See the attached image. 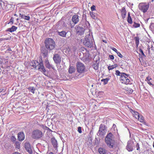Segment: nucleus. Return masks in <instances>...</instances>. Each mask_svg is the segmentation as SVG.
<instances>
[{"label": "nucleus", "mask_w": 154, "mask_h": 154, "mask_svg": "<svg viewBox=\"0 0 154 154\" xmlns=\"http://www.w3.org/2000/svg\"><path fill=\"white\" fill-rule=\"evenodd\" d=\"M39 63L37 61H32L29 63V65L33 68H36L37 66H39Z\"/></svg>", "instance_id": "2eb2a0df"}, {"label": "nucleus", "mask_w": 154, "mask_h": 154, "mask_svg": "<svg viewBox=\"0 0 154 154\" xmlns=\"http://www.w3.org/2000/svg\"><path fill=\"white\" fill-rule=\"evenodd\" d=\"M107 131V127L104 125L101 124L97 134L98 136L101 137L106 134Z\"/></svg>", "instance_id": "7ed1b4c3"}, {"label": "nucleus", "mask_w": 154, "mask_h": 154, "mask_svg": "<svg viewBox=\"0 0 154 154\" xmlns=\"http://www.w3.org/2000/svg\"><path fill=\"white\" fill-rule=\"evenodd\" d=\"M122 16L123 19H124L126 15V13L125 8L124 7H123L122 8V10L121 11Z\"/></svg>", "instance_id": "aec40b11"}, {"label": "nucleus", "mask_w": 154, "mask_h": 154, "mask_svg": "<svg viewBox=\"0 0 154 154\" xmlns=\"http://www.w3.org/2000/svg\"><path fill=\"white\" fill-rule=\"evenodd\" d=\"M139 119H137L141 122H143L144 121L143 118L141 116L139 115Z\"/></svg>", "instance_id": "c9c22d12"}, {"label": "nucleus", "mask_w": 154, "mask_h": 154, "mask_svg": "<svg viewBox=\"0 0 154 154\" xmlns=\"http://www.w3.org/2000/svg\"><path fill=\"white\" fill-rule=\"evenodd\" d=\"M51 142L54 147L57 148V143L56 140L54 138H52L51 139Z\"/></svg>", "instance_id": "6ab92c4d"}, {"label": "nucleus", "mask_w": 154, "mask_h": 154, "mask_svg": "<svg viewBox=\"0 0 154 154\" xmlns=\"http://www.w3.org/2000/svg\"><path fill=\"white\" fill-rule=\"evenodd\" d=\"M109 80V79L106 78L105 79H103L101 80V81L103 82V84L106 85L108 81Z\"/></svg>", "instance_id": "473e14b6"}, {"label": "nucleus", "mask_w": 154, "mask_h": 154, "mask_svg": "<svg viewBox=\"0 0 154 154\" xmlns=\"http://www.w3.org/2000/svg\"><path fill=\"white\" fill-rule=\"evenodd\" d=\"M117 54L118 56H119V57L121 58H122L123 57V55L119 52L118 51Z\"/></svg>", "instance_id": "37998d69"}, {"label": "nucleus", "mask_w": 154, "mask_h": 154, "mask_svg": "<svg viewBox=\"0 0 154 154\" xmlns=\"http://www.w3.org/2000/svg\"><path fill=\"white\" fill-rule=\"evenodd\" d=\"M17 29V27L15 26H13L11 28L8 29V31L12 32L15 31Z\"/></svg>", "instance_id": "a878e982"}, {"label": "nucleus", "mask_w": 154, "mask_h": 154, "mask_svg": "<svg viewBox=\"0 0 154 154\" xmlns=\"http://www.w3.org/2000/svg\"><path fill=\"white\" fill-rule=\"evenodd\" d=\"M127 21L129 23L132 24V21L131 17H128Z\"/></svg>", "instance_id": "e433bc0d"}, {"label": "nucleus", "mask_w": 154, "mask_h": 154, "mask_svg": "<svg viewBox=\"0 0 154 154\" xmlns=\"http://www.w3.org/2000/svg\"><path fill=\"white\" fill-rule=\"evenodd\" d=\"M149 7V5L143 4L140 6V9L143 13H145L147 11Z\"/></svg>", "instance_id": "4468645a"}, {"label": "nucleus", "mask_w": 154, "mask_h": 154, "mask_svg": "<svg viewBox=\"0 0 154 154\" xmlns=\"http://www.w3.org/2000/svg\"><path fill=\"white\" fill-rule=\"evenodd\" d=\"M75 71V68L72 66H69V73H72L74 72Z\"/></svg>", "instance_id": "b1692460"}, {"label": "nucleus", "mask_w": 154, "mask_h": 154, "mask_svg": "<svg viewBox=\"0 0 154 154\" xmlns=\"http://www.w3.org/2000/svg\"><path fill=\"white\" fill-rule=\"evenodd\" d=\"M41 51L42 53L44 55V56H46L48 55V50L45 48H42L41 49Z\"/></svg>", "instance_id": "4be33fe9"}, {"label": "nucleus", "mask_w": 154, "mask_h": 154, "mask_svg": "<svg viewBox=\"0 0 154 154\" xmlns=\"http://www.w3.org/2000/svg\"><path fill=\"white\" fill-rule=\"evenodd\" d=\"M81 129L82 128L80 127H79L78 128V131L79 133H82Z\"/></svg>", "instance_id": "a19ab883"}, {"label": "nucleus", "mask_w": 154, "mask_h": 154, "mask_svg": "<svg viewBox=\"0 0 154 154\" xmlns=\"http://www.w3.org/2000/svg\"><path fill=\"white\" fill-rule=\"evenodd\" d=\"M8 38H0V41H2L3 40H8Z\"/></svg>", "instance_id": "3c124183"}, {"label": "nucleus", "mask_w": 154, "mask_h": 154, "mask_svg": "<svg viewBox=\"0 0 154 154\" xmlns=\"http://www.w3.org/2000/svg\"><path fill=\"white\" fill-rule=\"evenodd\" d=\"M105 139V141L107 144V145L110 148H113L114 145L115 144V141L112 138H109L107 139Z\"/></svg>", "instance_id": "0eeeda50"}, {"label": "nucleus", "mask_w": 154, "mask_h": 154, "mask_svg": "<svg viewBox=\"0 0 154 154\" xmlns=\"http://www.w3.org/2000/svg\"><path fill=\"white\" fill-rule=\"evenodd\" d=\"M147 82H148V84H149V85H152V83L150 81H147Z\"/></svg>", "instance_id": "864d4df0"}, {"label": "nucleus", "mask_w": 154, "mask_h": 154, "mask_svg": "<svg viewBox=\"0 0 154 154\" xmlns=\"http://www.w3.org/2000/svg\"><path fill=\"white\" fill-rule=\"evenodd\" d=\"M136 146L137 147V150H139L140 149L139 145L138 143H137L136 144Z\"/></svg>", "instance_id": "8fccbe9b"}, {"label": "nucleus", "mask_w": 154, "mask_h": 154, "mask_svg": "<svg viewBox=\"0 0 154 154\" xmlns=\"http://www.w3.org/2000/svg\"><path fill=\"white\" fill-rule=\"evenodd\" d=\"M45 48L49 51L54 49L55 47V43L54 41L50 38H47L45 42Z\"/></svg>", "instance_id": "f03ea898"}, {"label": "nucleus", "mask_w": 154, "mask_h": 154, "mask_svg": "<svg viewBox=\"0 0 154 154\" xmlns=\"http://www.w3.org/2000/svg\"><path fill=\"white\" fill-rule=\"evenodd\" d=\"M131 112L133 115L134 117L136 119H139V117L140 115L138 112H136L132 109L131 110Z\"/></svg>", "instance_id": "a211bd4d"}, {"label": "nucleus", "mask_w": 154, "mask_h": 154, "mask_svg": "<svg viewBox=\"0 0 154 154\" xmlns=\"http://www.w3.org/2000/svg\"><path fill=\"white\" fill-rule=\"evenodd\" d=\"M109 58L111 60H113L114 59V56L112 55H109Z\"/></svg>", "instance_id": "de8ad7c7"}, {"label": "nucleus", "mask_w": 154, "mask_h": 154, "mask_svg": "<svg viewBox=\"0 0 154 154\" xmlns=\"http://www.w3.org/2000/svg\"><path fill=\"white\" fill-rule=\"evenodd\" d=\"M98 152L100 154H105L106 152V150L102 148H100L98 149Z\"/></svg>", "instance_id": "393cba45"}, {"label": "nucleus", "mask_w": 154, "mask_h": 154, "mask_svg": "<svg viewBox=\"0 0 154 154\" xmlns=\"http://www.w3.org/2000/svg\"><path fill=\"white\" fill-rule=\"evenodd\" d=\"M95 8V6L94 5L91 6V11H95L96 10Z\"/></svg>", "instance_id": "c03bdc74"}, {"label": "nucleus", "mask_w": 154, "mask_h": 154, "mask_svg": "<svg viewBox=\"0 0 154 154\" xmlns=\"http://www.w3.org/2000/svg\"><path fill=\"white\" fill-rule=\"evenodd\" d=\"M15 143L17 146V148L18 149H19V148L20 147V142H17V141H16Z\"/></svg>", "instance_id": "58836bf2"}, {"label": "nucleus", "mask_w": 154, "mask_h": 154, "mask_svg": "<svg viewBox=\"0 0 154 154\" xmlns=\"http://www.w3.org/2000/svg\"><path fill=\"white\" fill-rule=\"evenodd\" d=\"M28 89L29 90V92H31L33 93V94L34 93V91L35 90V88L33 87H29L28 88Z\"/></svg>", "instance_id": "c85d7f7f"}, {"label": "nucleus", "mask_w": 154, "mask_h": 154, "mask_svg": "<svg viewBox=\"0 0 154 154\" xmlns=\"http://www.w3.org/2000/svg\"><path fill=\"white\" fill-rule=\"evenodd\" d=\"M133 26L134 27L137 28L140 27V24L139 23H137L134 22Z\"/></svg>", "instance_id": "f704fd0d"}, {"label": "nucleus", "mask_w": 154, "mask_h": 154, "mask_svg": "<svg viewBox=\"0 0 154 154\" xmlns=\"http://www.w3.org/2000/svg\"><path fill=\"white\" fill-rule=\"evenodd\" d=\"M134 38L135 40V43L136 44V47H137L138 46V45L139 44V38L137 36V37H135Z\"/></svg>", "instance_id": "2f4dec72"}, {"label": "nucleus", "mask_w": 154, "mask_h": 154, "mask_svg": "<svg viewBox=\"0 0 154 154\" xmlns=\"http://www.w3.org/2000/svg\"><path fill=\"white\" fill-rule=\"evenodd\" d=\"M53 59L55 63L59 64L61 61V57L58 54H55L54 55Z\"/></svg>", "instance_id": "9d476101"}, {"label": "nucleus", "mask_w": 154, "mask_h": 154, "mask_svg": "<svg viewBox=\"0 0 154 154\" xmlns=\"http://www.w3.org/2000/svg\"><path fill=\"white\" fill-rule=\"evenodd\" d=\"M83 44L85 46L91 48L93 47V39H90L86 36L83 40Z\"/></svg>", "instance_id": "423d86ee"}, {"label": "nucleus", "mask_w": 154, "mask_h": 154, "mask_svg": "<svg viewBox=\"0 0 154 154\" xmlns=\"http://www.w3.org/2000/svg\"><path fill=\"white\" fill-rule=\"evenodd\" d=\"M154 1V0H151L152 2H153Z\"/></svg>", "instance_id": "0e129e2a"}, {"label": "nucleus", "mask_w": 154, "mask_h": 154, "mask_svg": "<svg viewBox=\"0 0 154 154\" xmlns=\"http://www.w3.org/2000/svg\"><path fill=\"white\" fill-rule=\"evenodd\" d=\"M11 140L12 142H15L16 139L14 136H12L11 137Z\"/></svg>", "instance_id": "4c0bfd02"}, {"label": "nucleus", "mask_w": 154, "mask_h": 154, "mask_svg": "<svg viewBox=\"0 0 154 154\" xmlns=\"http://www.w3.org/2000/svg\"><path fill=\"white\" fill-rule=\"evenodd\" d=\"M151 80H152V79L151 78L149 77H148L146 78V81L147 80V81H150Z\"/></svg>", "instance_id": "09e8293b"}, {"label": "nucleus", "mask_w": 154, "mask_h": 154, "mask_svg": "<svg viewBox=\"0 0 154 154\" xmlns=\"http://www.w3.org/2000/svg\"><path fill=\"white\" fill-rule=\"evenodd\" d=\"M114 68V67L113 66H109L108 67V69L109 70H112Z\"/></svg>", "instance_id": "79ce46f5"}, {"label": "nucleus", "mask_w": 154, "mask_h": 154, "mask_svg": "<svg viewBox=\"0 0 154 154\" xmlns=\"http://www.w3.org/2000/svg\"><path fill=\"white\" fill-rule=\"evenodd\" d=\"M90 14L91 16V17L94 20H96L97 19V17L96 16L95 13H94L93 12H90Z\"/></svg>", "instance_id": "c756f323"}, {"label": "nucleus", "mask_w": 154, "mask_h": 154, "mask_svg": "<svg viewBox=\"0 0 154 154\" xmlns=\"http://www.w3.org/2000/svg\"><path fill=\"white\" fill-rule=\"evenodd\" d=\"M67 32H66L65 31H62L61 32L58 31L57 34L60 36L62 37H66V35Z\"/></svg>", "instance_id": "f3484780"}, {"label": "nucleus", "mask_w": 154, "mask_h": 154, "mask_svg": "<svg viewBox=\"0 0 154 154\" xmlns=\"http://www.w3.org/2000/svg\"><path fill=\"white\" fill-rule=\"evenodd\" d=\"M14 21V19L12 17H11L10 20L9 22V23H11L12 24H13Z\"/></svg>", "instance_id": "a18cd8bd"}, {"label": "nucleus", "mask_w": 154, "mask_h": 154, "mask_svg": "<svg viewBox=\"0 0 154 154\" xmlns=\"http://www.w3.org/2000/svg\"><path fill=\"white\" fill-rule=\"evenodd\" d=\"M127 150L129 151H132L133 150L132 146V144L128 143L127 146Z\"/></svg>", "instance_id": "bb28decb"}, {"label": "nucleus", "mask_w": 154, "mask_h": 154, "mask_svg": "<svg viewBox=\"0 0 154 154\" xmlns=\"http://www.w3.org/2000/svg\"><path fill=\"white\" fill-rule=\"evenodd\" d=\"M25 138V135L23 132H20L18 134V140L19 141L23 140Z\"/></svg>", "instance_id": "dca6fc26"}, {"label": "nucleus", "mask_w": 154, "mask_h": 154, "mask_svg": "<svg viewBox=\"0 0 154 154\" xmlns=\"http://www.w3.org/2000/svg\"><path fill=\"white\" fill-rule=\"evenodd\" d=\"M1 92V91H0V92Z\"/></svg>", "instance_id": "774afa93"}, {"label": "nucleus", "mask_w": 154, "mask_h": 154, "mask_svg": "<svg viewBox=\"0 0 154 154\" xmlns=\"http://www.w3.org/2000/svg\"><path fill=\"white\" fill-rule=\"evenodd\" d=\"M45 128H48L46 126H44V127H43V128L44 129H45Z\"/></svg>", "instance_id": "bf43d9fd"}, {"label": "nucleus", "mask_w": 154, "mask_h": 154, "mask_svg": "<svg viewBox=\"0 0 154 154\" xmlns=\"http://www.w3.org/2000/svg\"><path fill=\"white\" fill-rule=\"evenodd\" d=\"M2 63V61L0 60V64Z\"/></svg>", "instance_id": "052dcab7"}, {"label": "nucleus", "mask_w": 154, "mask_h": 154, "mask_svg": "<svg viewBox=\"0 0 154 154\" xmlns=\"http://www.w3.org/2000/svg\"><path fill=\"white\" fill-rule=\"evenodd\" d=\"M25 147L26 150L30 154H32V150L30 144L29 143H26Z\"/></svg>", "instance_id": "ddd939ff"}, {"label": "nucleus", "mask_w": 154, "mask_h": 154, "mask_svg": "<svg viewBox=\"0 0 154 154\" xmlns=\"http://www.w3.org/2000/svg\"><path fill=\"white\" fill-rule=\"evenodd\" d=\"M113 136V134L111 133H109L107 134L106 137L105 139H108L109 138H112Z\"/></svg>", "instance_id": "7c9ffc66"}, {"label": "nucleus", "mask_w": 154, "mask_h": 154, "mask_svg": "<svg viewBox=\"0 0 154 154\" xmlns=\"http://www.w3.org/2000/svg\"><path fill=\"white\" fill-rule=\"evenodd\" d=\"M93 85H92L91 86H92V87H93Z\"/></svg>", "instance_id": "69168bd1"}, {"label": "nucleus", "mask_w": 154, "mask_h": 154, "mask_svg": "<svg viewBox=\"0 0 154 154\" xmlns=\"http://www.w3.org/2000/svg\"><path fill=\"white\" fill-rule=\"evenodd\" d=\"M133 92V90L131 88H127V93L129 94H131Z\"/></svg>", "instance_id": "72a5a7b5"}, {"label": "nucleus", "mask_w": 154, "mask_h": 154, "mask_svg": "<svg viewBox=\"0 0 154 154\" xmlns=\"http://www.w3.org/2000/svg\"><path fill=\"white\" fill-rule=\"evenodd\" d=\"M139 51L141 53L142 55L143 56L145 57H146V56L145 55V54H144V53H143V50L141 48H139Z\"/></svg>", "instance_id": "ea45409f"}, {"label": "nucleus", "mask_w": 154, "mask_h": 154, "mask_svg": "<svg viewBox=\"0 0 154 154\" xmlns=\"http://www.w3.org/2000/svg\"><path fill=\"white\" fill-rule=\"evenodd\" d=\"M115 74L116 75L120 76V77L123 75H126V73L123 72H120L118 70H116V71Z\"/></svg>", "instance_id": "cd10ccee"}, {"label": "nucleus", "mask_w": 154, "mask_h": 154, "mask_svg": "<svg viewBox=\"0 0 154 154\" xmlns=\"http://www.w3.org/2000/svg\"><path fill=\"white\" fill-rule=\"evenodd\" d=\"M7 51H12V50L10 48H9L7 50Z\"/></svg>", "instance_id": "5fc2aeb1"}, {"label": "nucleus", "mask_w": 154, "mask_h": 154, "mask_svg": "<svg viewBox=\"0 0 154 154\" xmlns=\"http://www.w3.org/2000/svg\"><path fill=\"white\" fill-rule=\"evenodd\" d=\"M69 37H68V38H69Z\"/></svg>", "instance_id": "338daca9"}, {"label": "nucleus", "mask_w": 154, "mask_h": 154, "mask_svg": "<svg viewBox=\"0 0 154 154\" xmlns=\"http://www.w3.org/2000/svg\"><path fill=\"white\" fill-rule=\"evenodd\" d=\"M103 42H104L106 43V41H105V40H103Z\"/></svg>", "instance_id": "e2e57ef3"}, {"label": "nucleus", "mask_w": 154, "mask_h": 154, "mask_svg": "<svg viewBox=\"0 0 154 154\" xmlns=\"http://www.w3.org/2000/svg\"><path fill=\"white\" fill-rule=\"evenodd\" d=\"M131 17L130 16V13H128V17Z\"/></svg>", "instance_id": "6e6d98bb"}, {"label": "nucleus", "mask_w": 154, "mask_h": 154, "mask_svg": "<svg viewBox=\"0 0 154 154\" xmlns=\"http://www.w3.org/2000/svg\"><path fill=\"white\" fill-rule=\"evenodd\" d=\"M12 154H21L20 153H19L18 152H13Z\"/></svg>", "instance_id": "603ef678"}, {"label": "nucleus", "mask_w": 154, "mask_h": 154, "mask_svg": "<svg viewBox=\"0 0 154 154\" xmlns=\"http://www.w3.org/2000/svg\"><path fill=\"white\" fill-rule=\"evenodd\" d=\"M93 62V68L95 70H97L98 69L100 59L99 58L97 59H95Z\"/></svg>", "instance_id": "9b49d317"}, {"label": "nucleus", "mask_w": 154, "mask_h": 154, "mask_svg": "<svg viewBox=\"0 0 154 154\" xmlns=\"http://www.w3.org/2000/svg\"><path fill=\"white\" fill-rule=\"evenodd\" d=\"M48 154H54L53 152H51L49 153Z\"/></svg>", "instance_id": "13d9d810"}, {"label": "nucleus", "mask_w": 154, "mask_h": 154, "mask_svg": "<svg viewBox=\"0 0 154 154\" xmlns=\"http://www.w3.org/2000/svg\"><path fill=\"white\" fill-rule=\"evenodd\" d=\"M14 15L15 16H17V15L16 14H14Z\"/></svg>", "instance_id": "680f3d73"}, {"label": "nucleus", "mask_w": 154, "mask_h": 154, "mask_svg": "<svg viewBox=\"0 0 154 154\" xmlns=\"http://www.w3.org/2000/svg\"><path fill=\"white\" fill-rule=\"evenodd\" d=\"M39 62V66H38V69L40 71L42 72L44 75H45L46 70L44 66L43 62L42 61V60H40Z\"/></svg>", "instance_id": "1a4fd4ad"}, {"label": "nucleus", "mask_w": 154, "mask_h": 154, "mask_svg": "<svg viewBox=\"0 0 154 154\" xmlns=\"http://www.w3.org/2000/svg\"><path fill=\"white\" fill-rule=\"evenodd\" d=\"M116 127V125H115L114 124L113 125V127L114 128H115Z\"/></svg>", "instance_id": "4d7b16f0"}, {"label": "nucleus", "mask_w": 154, "mask_h": 154, "mask_svg": "<svg viewBox=\"0 0 154 154\" xmlns=\"http://www.w3.org/2000/svg\"><path fill=\"white\" fill-rule=\"evenodd\" d=\"M77 71L80 73H82L85 72V67L84 64L80 62L76 64Z\"/></svg>", "instance_id": "39448f33"}, {"label": "nucleus", "mask_w": 154, "mask_h": 154, "mask_svg": "<svg viewBox=\"0 0 154 154\" xmlns=\"http://www.w3.org/2000/svg\"><path fill=\"white\" fill-rule=\"evenodd\" d=\"M87 23L89 24V22L88 21H85L84 22L83 21H82L79 24V26H76V32L77 34L80 35H82L84 34L85 29L84 28L81 26H82L84 28L86 27H87Z\"/></svg>", "instance_id": "f257e3e1"}, {"label": "nucleus", "mask_w": 154, "mask_h": 154, "mask_svg": "<svg viewBox=\"0 0 154 154\" xmlns=\"http://www.w3.org/2000/svg\"><path fill=\"white\" fill-rule=\"evenodd\" d=\"M45 66L47 68L49 69L52 68V65L50 64L48 60H46L45 61Z\"/></svg>", "instance_id": "5701e85b"}, {"label": "nucleus", "mask_w": 154, "mask_h": 154, "mask_svg": "<svg viewBox=\"0 0 154 154\" xmlns=\"http://www.w3.org/2000/svg\"><path fill=\"white\" fill-rule=\"evenodd\" d=\"M19 16L21 18L24 19L25 20H29L30 19V17L29 16H26L24 14H20Z\"/></svg>", "instance_id": "412c9836"}, {"label": "nucleus", "mask_w": 154, "mask_h": 154, "mask_svg": "<svg viewBox=\"0 0 154 154\" xmlns=\"http://www.w3.org/2000/svg\"><path fill=\"white\" fill-rule=\"evenodd\" d=\"M111 48L112 50L116 52V53L118 52L117 50L114 47H112Z\"/></svg>", "instance_id": "49530a36"}, {"label": "nucleus", "mask_w": 154, "mask_h": 154, "mask_svg": "<svg viewBox=\"0 0 154 154\" xmlns=\"http://www.w3.org/2000/svg\"><path fill=\"white\" fill-rule=\"evenodd\" d=\"M43 136L42 131L36 129L33 131L32 133V137L34 139H38L41 138Z\"/></svg>", "instance_id": "20e7f679"}, {"label": "nucleus", "mask_w": 154, "mask_h": 154, "mask_svg": "<svg viewBox=\"0 0 154 154\" xmlns=\"http://www.w3.org/2000/svg\"><path fill=\"white\" fill-rule=\"evenodd\" d=\"M79 17H80L77 14H75L72 16V20L74 24H76L78 23L79 20Z\"/></svg>", "instance_id": "f8f14e48"}, {"label": "nucleus", "mask_w": 154, "mask_h": 154, "mask_svg": "<svg viewBox=\"0 0 154 154\" xmlns=\"http://www.w3.org/2000/svg\"><path fill=\"white\" fill-rule=\"evenodd\" d=\"M129 76V75L127 74L122 75L120 77V80L122 81V83L125 84H128L129 83L130 81L128 77Z\"/></svg>", "instance_id": "6e6552de"}]
</instances>
